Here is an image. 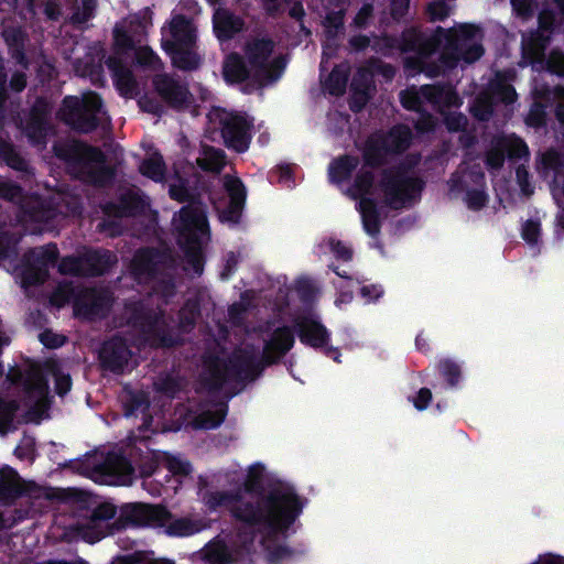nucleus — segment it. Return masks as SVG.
<instances>
[{"label":"nucleus","instance_id":"nucleus-23","mask_svg":"<svg viewBox=\"0 0 564 564\" xmlns=\"http://www.w3.org/2000/svg\"><path fill=\"white\" fill-rule=\"evenodd\" d=\"M293 344L294 337L292 332L288 327L278 328L265 343L263 358L270 364L289 351Z\"/></svg>","mask_w":564,"mask_h":564},{"label":"nucleus","instance_id":"nucleus-39","mask_svg":"<svg viewBox=\"0 0 564 564\" xmlns=\"http://www.w3.org/2000/svg\"><path fill=\"white\" fill-rule=\"evenodd\" d=\"M225 417L223 409H218L214 412H203L195 420V425L200 429H213L218 426Z\"/></svg>","mask_w":564,"mask_h":564},{"label":"nucleus","instance_id":"nucleus-57","mask_svg":"<svg viewBox=\"0 0 564 564\" xmlns=\"http://www.w3.org/2000/svg\"><path fill=\"white\" fill-rule=\"evenodd\" d=\"M466 123L465 118L459 113H449L448 117H446V124L449 130H459L463 128Z\"/></svg>","mask_w":564,"mask_h":564},{"label":"nucleus","instance_id":"nucleus-11","mask_svg":"<svg viewBox=\"0 0 564 564\" xmlns=\"http://www.w3.org/2000/svg\"><path fill=\"white\" fill-rule=\"evenodd\" d=\"M90 477L101 485L128 486L132 484L133 474L132 468L122 457L112 454L102 463L96 459Z\"/></svg>","mask_w":564,"mask_h":564},{"label":"nucleus","instance_id":"nucleus-40","mask_svg":"<svg viewBox=\"0 0 564 564\" xmlns=\"http://www.w3.org/2000/svg\"><path fill=\"white\" fill-rule=\"evenodd\" d=\"M126 402L129 403L128 415L137 414L138 412L144 413L145 409L149 406V400L144 395V393H139L137 395L127 394Z\"/></svg>","mask_w":564,"mask_h":564},{"label":"nucleus","instance_id":"nucleus-32","mask_svg":"<svg viewBox=\"0 0 564 564\" xmlns=\"http://www.w3.org/2000/svg\"><path fill=\"white\" fill-rule=\"evenodd\" d=\"M22 490L18 474L10 467L0 469V494L14 495Z\"/></svg>","mask_w":564,"mask_h":564},{"label":"nucleus","instance_id":"nucleus-22","mask_svg":"<svg viewBox=\"0 0 564 564\" xmlns=\"http://www.w3.org/2000/svg\"><path fill=\"white\" fill-rule=\"evenodd\" d=\"M52 303L56 306H62L66 302L74 301L78 313L85 314L95 313L96 293L94 291H85L83 296L75 297L74 290L68 286L59 288L51 299Z\"/></svg>","mask_w":564,"mask_h":564},{"label":"nucleus","instance_id":"nucleus-52","mask_svg":"<svg viewBox=\"0 0 564 564\" xmlns=\"http://www.w3.org/2000/svg\"><path fill=\"white\" fill-rule=\"evenodd\" d=\"M432 399V392L429 389H421L416 397L413 399L414 406L422 411L427 408L430 401Z\"/></svg>","mask_w":564,"mask_h":564},{"label":"nucleus","instance_id":"nucleus-46","mask_svg":"<svg viewBox=\"0 0 564 564\" xmlns=\"http://www.w3.org/2000/svg\"><path fill=\"white\" fill-rule=\"evenodd\" d=\"M15 409L14 403L0 400V431H3L12 421Z\"/></svg>","mask_w":564,"mask_h":564},{"label":"nucleus","instance_id":"nucleus-26","mask_svg":"<svg viewBox=\"0 0 564 564\" xmlns=\"http://www.w3.org/2000/svg\"><path fill=\"white\" fill-rule=\"evenodd\" d=\"M224 77L230 83H239L249 78L254 80L251 74V66L237 54H231L225 59Z\"/></svg>","mask_w":564,"mask_h":564},{"label":"nucleus","instance_id":"nucleus-50","mask_svg":"<svg viewBox=\"0 0 564 564\" xmlns=\"http://www.w3.org/2000/svg\"><path fill=\"white\" fill-rule=\"evenodd\" d=\"M328 246L336 258L345 261L351 258V250L347 246L343 245L340 241L330 239Z\"/></svg>","mask_w":564,"mask_h":564},{"label":"nucleus","instance_id":"nucleus-61","mask_svg":"<svg viewBox=\"0 0 564 564\" xmlns=\"http://www.w3.org/2000/svg\"><path fill=\"white\" fill-rule=\"evenodd\" d=\"M513 9L520 15H525L530 9V0H511Z\"/></svg>","mask_w":564,"mask_h":564},{"label":"nucleus","instance_id":"nucleus-47","mask_svg":"<svg viewBox=\"0 0 564 564\" xmlns=\"http://www.w3.org/2000/svg\"><path fill=\"white\" fill-rule=\"evenodd\" d=\"M449 12L451 8L443 1L433 2L429 7V14L433 21L443 20Z\"/></svg>","mask_w":564,"mask_h":564},{"label":"nucleus","instance_id":"nucleus-31","mask_svg":"<svg viewBox=\"0 0 564 564\" xmlns=\"http://www.w3.org/2000/svg\"><path fill=\"white\" fill-rule=\"evenodd\" d=\"M197 164L206 171L219 172L225 165L224 153L220 150L204 145L200 155L197 158Z\"/></svg>","mask_w":564,"mask_h":564},{"label":"nucleus","instance_id":"nucleus-27","mask_svg":"<svg viewBox=\"0 0 564 564\" xmlns=\"http://www.w3.org/2000/svg\"><path fill=\"white\" fill-rule=\"evenodd\" d=\"M170 535L187 536L202 531L208 527V523L203 520H193L188 518H181L172 520L167 512L166 524L163 525Z\"/></svg>","mask_w":564,"mask_h":564},{"label":"nucleus","instance_id":"nucleus-59","mask_svg":"<svg viewBox=\"0 0 564 564\" xmlns=\"http://www.w3.org/2000/svg\"><path fill=\"white\" fill-rule=\"evenodd\" d=\"M186 194L187 191L181 180L178 181V184L170 185V195L172 198L182 202L186 197Z\"/></svg>","mask_w":564,"mask_h":564},{"label":"nucleus","instance_id":"nucleus-58","mask_svg":"<svg viewBox=\"0 0 564 564\" xmlns=\"http://www.w3.org/2000/svg\"><path fill=\"white\" fill-rule=\"evenodd\" d=\"M19 195H20L19 187L8 184V183H4V182H0V196L8 198V199H14Z\"/></svg>","mask_w":564,"mask_h":564},{"label":"nucleus","instance_id":"nucleus-9","mask_svg":"<svg viewBox=\"0 0 564 564\" xmlns=\"http://www.w3.org/2000/svg\"><path fill=\"white\" fill-rule=\"evenodd\" d=\"M102 115L100 98L94 93L83 96H69L64 100L63 118L76 129L88 131L93 129Z\"/></svg>","mask_w":564,"mask_h":564},{"label":"nucleus","instance_id":"nucleus-62","mask_svg":"<svg viewBox=\"0 0 564 564\" xmlns=\"http://www.w3.org/2000/svg\"><path fill=\"white\" fill-rule=\"evenodd\" d=\"M25 77L23 74H20V73H17L12 76L11 78V82H10V86L13 90L15 91H20L24 88L25 86Z\"/></svg>","mask_w":564,"mask_h":564},{"label":"nucleus","instance_id":"nucleus-17","mask_svg":"<svg viewBox=\"0 0 564 564\" xmlns=\"http://www.w3.org/2000/svg\"><path fill=\"white\" fill-rule=\"evenodd\" d=\"M225 187L229 195V205L227 207L216 205V208L219 212L221 221L236 224L239 220L243 207L245 191L241 182L230 176L225 178Z\"/></svg>","mask_w":564,"mask_h":564},{"label":"nucleus","instance_id":"nucleus-43","mask_svg":"<svg viewBox=\"0 0 564 564\" xmlns=\"http://www.w3.org/2000/svg\"><path fill=\"white\" fill-rule=\"evenodd\" d=\"M137 61L141 65H147L155 69L160 65L158 56L147 46L139 47L137 51Z\"/></svg>","mask_w":564,"mask_h":564},{"label":"nucleus","instance_id":"nucleus-2","mask_svg":"<svg viewBox=\"0 0 564 564\" xmlns=\"http://www.w3.org/2000/svg\"><path fill=\"white\" fill-rule=\"evenodd\" d=\"M263 470L262 465L251 466L243 489L234 495L210 492L204 497L205 506L212 511L225 507L237 520L269 535L283 533L299 517L302 506L290 486H278L262 498L256 496L254 487Z\"/></svg>","mask_w":564,"mask_h":564},{"label":"nucleus","instance_id":"nucleus-49","mask_svg":"<svg viewBox=\"0 0 564 564\" xmlns=\"http://www.w3.org/2000/svg\"><path fill=\"white\" fill-rule=\"evenodd\" d=\"M41 343L48 348H56L64 344V337L57 334L52 333L51 330H45L40 334Z\"/></svg>","mask_w":564,"mask_h":564},{"label":"nucleus","instance_id":"nucleus-45","mask_svg":"<svg viewBox=\"0 0 564 564\" xmlns=\"http://www.w3.org/2000/svg\"><path fill=\"white\" fill-rule=\"evenodd\" d=\"M442 371L446 377L449 384L454 386L460 378V370L457 364L452 360H444L442 364Z\"/></svg>","mask_w":564,"mask_h":564},{"label":"nucleus","instance_id":"nucleus-5","mask_svg":"<svg viewBox=\"0 0 564 564\" xmlns=\"http://www.w3.org/2000/svg\"><path fill=\"white\" fill-rule=\"evenodd\" d=\"M196 29L182 15H175L162 29L163 48L171 55L173 64L183 69H193L199 64L194 51Z\"/></svg>","mask_w":564,"mask_h":564},{"label":"nucleus","instance_id":"nucleus-28","mask_svg":"<svg viewBox=\"0 0 564 564\" xmlns=\"http://www.w3.org/2000/svg\"><path fill=\"white\" fill-rule=\"evenodd\" d=\"M241 26L242 22L226 10H217L214 14V30L219 40L229 39Z\"/></svg>","mask_w":564,"mask_h":564},{"label":"nucleus","instance_id":"nucleus-14","mask_svg":"<svg viewBox=\"0 0 564 564\" xmlns=\"http://www.w3.org/2000/svg\"><path fill=\"white\" fill-rule=\"evenodd\" d=\"M112 262L113 257L108 252H90L80 260L64 259L59 264V271L68 274H101Z\"/></svg>","mask_w":564,"mask_h":564},{"label":"nucleus","instance_id":"nucleus-13","mask_svg":"<svg viewBox=\"0 0 564 564\" xmlns=\"http://www.w3.org/2000/svg\"><path fill=\"white\" fill-rule=\"evenodd\" d=\"M514 89L508 85L505 79L497 75L490 84V91L477 98L473 106L474 115L480 120L487 119L492 112V101L501 100L505 104H511L516 100Z\"/></svg>","mask_w":564,"mask_h":564},{"label":"nucleus","instance_id":"nucleus-8","mask_svg":"<svg viewBox=\"0 0 564 564\" xmlns=\"http://www.w3.org/2000/svg\"><path fill=\"white\" fill-rule=\"evenodd\" d=\"M246 61L251 66V74L260 85H267L278 79L285 62L281 55L273 52L269 40H254L246 46Z\"/></svg>","mask_w":564,"mask_h":564},{"label":"nucleus","instance_id":"nucleus-21","mask_svg":"<svg viewBox=\"0 0 564 564\" xmlns=\"http://www.w3.org/2000/svg\"><path fill=\"white\" fill-rule=\"evenodd\" d=\"M116 513V509L111 503H102L94 511L93 519L89 521L90 527L79 529L80 535L88 543H95L107 534V525L104 522L111 519Z\"/></svg>","mask_w":564,"mask_h":564},{"label":"nucleus","instance_id":"nucleus-12","mask_svg":"<svg viewBox=\"0 0 564 564\" xmlns=\"http://www.w3.org/2000/svg\"><path fill=\"white\" fill-rule=\"evenodd\" d=\"M56 254V247L51 245L32 251L26 265L19 273L22 286L25 288L44 281L46 268L55 261Z\"/></svg>","mask_w":564,"mask_h":564},{"label":"nucleus","instance_id":"nucleus-15","mask_svg":"<svg viewBox=\"0 0 564 564\" xmlns=\"http://www.w3.org/2000/svg\"><path fill=\"white\" fill-rule=\"evenodd\" d=\"M538 101L532 106L528 117L527 123L532 127H540L545 121V107L543 101H553L556 104V117L561 124L564 127V89L554 88L553 90H535Z\"/></svg>","mask_w":564,"mask_h":564},{"label":"nucleus","instance_id":"nucleus-63","mask_svg":"<svg viewBox=\"0 0 564 564\" xmlns=\"http://www.w3.org/2000/svg\"><path fill=\"white\" fill-rule=\"evenodd\" d=\"M553 20H554V18L551 12H547V11L541 12L540 18H539L540 29L547 30L553 24Z\"/></svg>","mask_w":564,"mask_h":564},{"label":"nucleus","instance_id":"nucleus-34","mask_svg":"<svg viewBox=\"0 0 564 564\" xmlns=\"http://www.w3.org/2000/svg\"><path fill=\"white\" fill-rule=\"evenodd\" d=\"M140 171L143 175L152 178L153 181H162L165 170L161 155L158 153L150 155L140 165Z\"/></svg>","mask_w":564,"mask_h":564},{"label":"nucleus","instance_id":"nucleus-60","mask_svg":"<svg viewBox=\"0 0 564 564\" xmlns=\"http://www.w3.org/2000/svg\"><path fill=\"white\" fill-rule=\"evenodd\" d=\"M532 564H564V557L553 554H545L538 557Z\"/></svg>","mask_w":564,"mask_h":564},{"label":"nucleus","instance_id":"nucleus-41","mask_svg":"<svg viewBox=\"0 0 564 564\" xmlns=\"http://www.w3.org/2000/svg\"><path fill=\"white\" fill-rule=\"evenodd\" d=\"M465 200L468 208L478 210L486 205L487 195L481 188H475L467 192Z\"/></svg>","mask_w":564,"mask_h":564},{"label":"nucleus","instance_id":"nucleus-1","mask_svg":"<svg viewBox=\"0 0 564 564\" xmlns=\"http://www.w3.org/2000/svg\"><path fill=\"white\" fill-rule=\"evenodd\" d=\"M411 140L409 128H393L384 138H371L366 145L364 163L354 156H341L330 163L329 178L337 185L348 181L352 183L345 193L359 200V212L367 234L375 236L379 232V220L376 213L378 202H383L392 208H401L416 199L421 192V183L404 172L386 174L380 182L375 183L372 169L379 164L382 152L401 151L408 148Z\"/></svg>","mask_w":564,"mask_h":564},{"label":"nucleus","instance_id":"nucleus-38","mask_svg":"<svg viewBox=\"0 0 564 564\" xmlns=\"http://www.w3.org/2000/svg\"><path fill=\"white\" fill-rule=\"evenodd\" d=\"M116 85L121 95L132 96L135 90V83L129 69L119 67L115 69Z\"/></svg>","mask_w":564,"mask_h":564},{"label":"nucleus","instance_id":"nucleus-54","mask_svg":"<svg viewBox=\"0 0 564 564\" xmlns=\"http://www.w3.org/2000/svg\"><path fill=\"white\" fill-rule=\"evenodd\" d=\"M115 41L116 44L120 47H132L133 42L130 37V35L123 31L120 26H117L115 29Z\"/></svg>","mask_w":564,"mask_h":564},{"label":"nucleus","instance_id":"nucleus-10","mask_svg":"<svg viewBox=\"0 0 564 564\" xmlns=\"http://www.w3.org/2000/svg\"><path fill=\"white\" fill-rule=\"evenodd\" d=\"M209 119L219 123L225 143L229 148L238 152L248 149L251 123L246 116L217 108L210 111Z\"/></svg>","mask_w":564,"mask_h":564},{"label":"nucleus","instance_id":"nucleus-6","mask_svg":"<svg viewBox=\"0 0 564 564\" xmlns=\"http://www.w3.org/2000/svg\"><path fill=\"white\" fill-rule=\"evenodd\" d=\"M174 227L178 232L180 243L187 249L196 273L202 271L199 250L208 240V224L204 208L200 205L184 207L174 217Z\"/></svg>","mask_w":564,"mask_h":564},{"label":"nucleus","instance_id":"nucleus-29","mask_svg":"<svg viewBox=\"0 0 564 564\" xmlns=\"http://www.w3.org/2000/svg\"><path fill=\"white\" fill-rule=\"evenodd\" d=\"M422 97L438 106L458 107L460 101L451 87L423 86Z\"/></svg>","mask_w":564,"mask_h":564},{"label":"nucleus","instance_id":"nucleus-36","mask_svg":"<svg viewBox=\"0 0 564 564\" xmlns=\"http://www.w3.org/2000/svg\"><path fill=\"white\" fill-rule=\"evenodd\" d=\"M544 42L541 39L530 37L523 41V54L530 63L542 64Z\"/></svg>","mask_w":564,"mask_h":564},{"label":"nucleus","instance_id":"nucleus-35","mask_svg":"<svg viewBox=\"0 0 564 564\" xmlns=\"http://www.w3.org/2000/svg\"><path fill=\"white\" fill-rule=\"evenodd\" d=\"M347 83V69L345 66H339L333 69L329 74L325 88L333 95H339L344 91Z\"/></svg>","mask_w":564,"mask_h":564},{"label":"nucleus","instance_id":"nucleus-53","mask_svg":"<svg viewBox=\"0 0 564 564\" xmlns=\"http://www.w3.org/2000/svg\"><path fill=\"white\" fill-rule=\"evenodd\" d=\"M517 180L523 194L531 195L533 193V188L528 183V171L524 167H518Z\"/></svg>","mask_w":564,"mask_h":564},{"label":"nucleus","instance_id":"nucleus-48","mask_svg":"<svg viewBox=\"0 0 564 564\" xmlns=\"http://www.w3.org/2000/svg\"><path fill=\"white\" fill-rule=\"evenodd\" d=\"M540 236V225L535 221H527L522 228V238L529 243H536Z\"/></svg>","mask_w":564,"mask_h":564},{"label":"nucleus","instance_id":"nucleus-25","mask_svg":"<svg viewBox=\"0 0 564 564\" xmlns=\"http://www.w3.org/2000/svg\"><path fill=\"white\" fill-rule=\"evenodd\" d=\"M154 85L158 93L171 105L180 107L188 100L187 89L166 76H156Z\"/></svg>","mask_w":564,"mask_h":564},{"label":"nucleus","instance_id":"nucleus-42","mask_svg":"<svg viewBox=\"0 0 564 564\" xmlns=\"http://www.w3.org/2000/svg\"><path fill=\"white\" fill-rule=\"evenodd\" d=\"M15 243V238H11L7 232L0 230V264H2L7 270H9V267H7L2 261H4L6 258L14 251Z\"/></svg>","mask_w":564,"mask_h":564},{"label":"nucleus","instance_id":"nucleus-20","mask_svg":"<svg viewBox=\"0 0 564 564\" xmlns=\"http://www.w3.org/2000/svg\"><path fill=\"white\" fill-rule=\"evenodd\" d=\"M127 514L130 520L140 525H165L167 511L160 506L132 503L127 506Z\"/></svg>","mask_w":564,"mask_h":564},{"label":"nucleus","instance_id":"nucleus-56","mask_svg":"<svg viewBox=\"0 0 564 564\" xmlns=\"http://www.w3.org/2000/svg\"><path fill=\"white\" fill-rule=\"evenodd\" d=\"M354 86H355V89H356V97L354 99V101L351 102V108L354 110H359L362 105L366 102L367 100V97H368V90H369V85H367L362 90H358L357 88V84L356 82L354 83Z\"/></svg>","mask_w":564,"mask_h":564},{"label":"nucleus","instance_id":"nucleus-55","mask_svg":"<svg viewBox=\"0 0 564 564\" xmlns=\"http://www.w3.org/2000/svg\"><path fill=\"white\" fill-rule=\"evenodd\" d=\"M360 292L366 302L377 300L382 294V290L378 285H365Z\"/></svg>","mask_w":564,"mask_h":564},{"label":"nucleus","instance_id":"nucleus-51","mask_svg":"<svg viewBox=\"0 0 564 564\" xmlns=\"http://www.w3.org/2000/svg\"><path fill=\"white\" fill-rule=\"evenodd\" d=\"M403 106L410 110H414L420 106V97L414 90H405L401 94Z\"/></svg>","mask_w":564,"mask_h":564},{"label":"nucleus","instance_id":"nucleus-16","mask_svg":"<svg viewBox=\"0 0 564 564\" xmlns=\"http://www.w3.org/2000/svg\"><path fill=\"white\" fill-rule=\"evenodd\" d=\"M505 153H507L510 159H521L529 155V150L521 139L513 135L503 137L496 142L495 147L488 153V166L499 169L503 163Z\"/></svg>","mask_w":564,"mask_h":564},{"label":"nucleus","instance_id":"nucleus-3","mask_svg":"<svg viewBox=\"0 0 564 564\" xmlns=\"http://www.w3.org/2000/svg\"><path fill=\"white\" fill-rule=\"evenodd\" d=\"M47 377L54 378L56 392L59 395L70 390V377L56 368L52 362L46 364L43 368L40 366H31L24 373L15 369H11L8 373L10 381L21 382L23 386V403L30 412L31 420L40 419L48 409Z\"/></svg>","mask_w":564,"mask_h":564},{"label":"nucleus","instance_id":"nucleus-24","mask_svg":"<svg viewBox=\"0 0 564 564\" xmlns=\"http://www.w3.org/2000/svg\"><path fill=\"white\" fill-rule=\"evenodd\" d=\"M296 325L301 341L313 347H322L327 343L326 328L313 317H302Z\"/></svg>","mask_w":564,"mask_h":564},{"label":"nucleus","instance_id":"nucleus-44","mask_svg":"<svg viewBox=\"0 0 564 564\" xmlns=\"http://www.w3.org/2000/svg\"><path fill=\"white\" fill-rule=\"evenodd\" d=\"M546 68L553 74L564 76V55L552 52L547 58Z\"/></svg>","mask_w":564,"mask_h":564},{"label":"nucleus","instance_id":"nucleus-37","mask_svg":"<svg viewBox=\"0 0 564 564\" xmlns=\"http://www.w3.org/2000/svg\"><path fill=\"white\" fill-rule=\"evenodd\" d=\"M155 254L150 250H144L135 254L132 269L135 275L150 273L155 265Z\"/></svg>","mask_w":564,"mask_h":564},{"label":"nucleus","instance_id":"nucleus-4","mask_svg":"<svg viewBox=\"0 0 564 564\" xmlns=\"http://www.w3.org/2000/svg\"><path fill=\"white\" fill-rule=\"evenodd\" d=\"M482 34L471 24H459L451 30H440L436 42L443 47V69L455 66L459 61L471 63L484 53L481 46Z\"/></svg>","mask_w":564,"mask_h":564},{"label":"nucleus","instance_id":"nucleus-64","mask_svg":"<svg viewBox=\"0 0 564 564\" xmlns=\"http://www.w3.org/2000/svg\"><path fill=\"white\" fill-rule=\"evenodd\" d=\"M434 126V122L431 117H422L417 122V129L421 131L431 130Z\"/></svg>","mask_w":564,"mask_h":564},{"label":"nucleus","instance_id":"nucleus-18","mask_svg":"<svg viewBox=\"0 0 564 564\" xmlns=\"http://www.w3.org/2000/svg\"><path fill=\"white\" fill-rule=\"evenodd\" d=\"M100 358L104 365L113 371H123L132 360L126 343L120 338L107 341L101 348Z\"/></svg>","mask_w":564,"mask_h":564},{"label":"nucleus","instance_id":"nucleus-7","mask_svg":"<svg viewBox=\"0 0 564 564\" xmlns=\"http://www.w3.org/2000/svg\"><path fill=\"white\" fill-rule=\"evenodd\" d=\"M253 355L238 351L229 357L225 351H220L204 360L203 378L210 386L217 387L229 379L245 380L250 378L253 373Z\"/></svg>","mask_w":564,"mask_h":564},{"label":"nucleus","instance_id":"nucleus-33","mask_svg":"<svg viewBox=\"0 0 564 564\" xmlns=\"http://www.w3.org/2000/svg\"><path fill=\"white\" fill-rule=\"evenodd\" d=\"M158 462L174 475H188L192 470L187 462L169 453H161L158 456Z\"/></svg>","mask_w":564,"mask_h":564},{"label":"nucleus","instance_id":"nucleus-19","mask_svg":"<svg viewBox=\"0 0 564 564\" xmlns=\"http://www.w3.org/2000/svg\"><path fill=\"white\" fill-rule=\"evenodd\" d=\"M536 167L543 175H546L549 171L556 172L552 194L558 204L562 203L564 200V175L560 171L564 169V158L555 151H547L541 155Z\"/></svg>","mask_w":564,"mask_h":564},{"label":"nucleus","instance_id":"nucleus-30","mask_svg":"<svg viewBox=\"0 0 564 564\" xmlns=\"http://www.w3.org/2000/svg\"><path fill=\"white\" fill-rule=\"evenodd\" d=\"M238 556V551H235L234 554L221 540L212 542L204 550V557L209 564H227Z\"/></svg>","mask_w":564,"mask_h":564}]
</instances>
